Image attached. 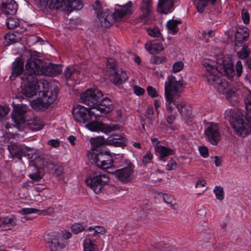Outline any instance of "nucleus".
<instances>
[{
    "mask_svg": "<svg viewBox=\"0 0 251 251\" xmlns=\"http://www.w3.org/2000/svg\"><path fill=\"white\" fill-rule=\"evenodd\" d=\"M202 64L206 70L202 76L207 82L213 85L219 93L226 95L227 100L235 97V89H232L227 81L218 75L220 74L229 79L232 78L235 74L233 64L224 61H222V63H218L208 59H204Z\"/></svg>",
    "mask_w": 251,
    "mask_h": 251,
    "instance_id": "nucleus-1",
    "label": "nucleus"
},
{
    "mask_svg": "<svg viewBox=\"0 0 251 251\" xmlns=\"http://www.w3.org/2000/svg\"><path fill=\"white\" fill-rule=\"evenodd\" d=\"M246 108L245 116L240 111L237 110L232 112L229 118L235 133L243 137L251 133V101L246 103Z\"/></svg>",
    "mask_w": 251,
    "mask_h": 251,
    "instance_id": "nucleus-2",
    "label": "nucleus"
},
{
    "mask_svg": "<svg viewBox=\"0 0 251 251\" xmlns=\"http://www.w3.org/2000/svg\"><path fill=\"white\" fill-rule=\"evenodd\" d=\"M21 79L24 83L21 93L28 98L35 95L38 91H41V85L44 86V84L39 81L37 77H34L32 75H23Z\"/></svg>",
    "mask_w": 251,
    "mask_h": 251,
    "instance_id": "nucleus-3",
    "label": "nucleus"
},
{
    "mask_svg": "<svg viewBox=\"0 0 251 251\" xmlns=\"http://www.w3.org/2000/svg\"><path fill=\"white\" fill-rule=\"evenodd\" d=\"M47 67L45 63L38 58L35 55L30 54L25 64V72L23 75H32L37 77V75H41L46 74Z\"/></svg>",
    "mask_w": 251,
    "mask_h": 251,
    "instance_id": "nucleus-4",
    "label": "nucleus"
},
{
    "mask_svg": "<svg viewBox=\"0 0 251 251\" xmlns=\"http://www.w3.org/2000/svg\"><path fill=\"white\" fill-rule=\"evenodd\" d=\"M102 97L103 94L100 90L98 88H91L80 95V101L97 110Z\"/></svg>",
    "mask_w": 251,
    "mask_h": 251,
    "instance_id": "nucleus-5",
    "label": "nucleus"
},
{
    "mask_svg": "<svg viewBox=\"0 0 251 251\" xmlns=\"http://www.w3.org/2000/svg\"><path fill=\"white\" fill-rule=\"evenodd\" d=\"M40 92L42 93V97L37 100L34 104L36 105V108L43 110L56 100L58 90L50 86L47 91H44L41 89Z\"/></svg>",
    "mask_w": 251,
    "mask_h": 251,
    "instance_id": "nucleus-6",
    "label": "nucleus"
},
{
    "mask_svg": "<svg viewBox=\"0 0 251 251\" xmlns=\"http://www.w3.org/2000/svg\"><path fill=\"white\" fill-rule=\"evenodd\" d=\"M108 181L109 177L106 175L94 173L86 179L85 182L96 194H99Z\"/></svg>",
    "mask_w": 251,
    "mask_h": 251,
    "instance_id": "nucleus-7",
    "label": "nucleus"
},
{
    "mask_svg": "<svg viewBox=\"0 0 251 251\" xmlns=\"http://www.w3.org/2000/svg\"><path fill=\"white\" fill-rule=\"evenodd\" d=\"M72 113L75 120L82 123L90 121L92 115L96 117L101 116L100 114L96 113L95 111H91L89 108H86L80 105L74 107Z\"/></svg>",
    "mask_w": 251,
    "mask_h": 251,
    "instance_id": "nucleus-8",
    "label": "nucleus"
},
{
    "mask_svg": "<svg viewBox=\"0 0 251 251\" xmlns=\"http://www.w3.org/2000/svg\"><path fill=\"white\" fill-rule=\"evenodd\" d=\"M117 6L118 8L115 9V13L118 21H122L129 18L135 11L133 3L130 0H128L126 3L121 2V4H117Z\"/></svg>",
    "mask_w": 251,
    "mask_h": 251,
    "instance_id": "nucleus-9",
    "label": "nucleus"
},
{
    "mask_svg": "<svg viewBox=\"0 0 251 251\" xmlns=\"http://www.w3.org/2000/svg\"><path fill=\"white\" fill-rule=\"evenodd\" d=\"M182 85V83L180 80L177 81L175 76H169L165 83V95L178 98L180 93L179 88Z\"/></svg>",
    "mask_w": 251,
    "mask_h": 251,
    "instance_id": "nucleus-10",
    "label": "nucleus"
},
{
    "mask_svg": "<svg viewBox=\"0 0 251 251\" xmlns=\"http://www.w3.org/2000/svg\"><path fill=\"white\" fill-rule=\"evenodd\" d=\"M45 240L51 251L61 250L67 244V242L58 233H53L46 235Z\"/></svg>",
    "mask_w": 251,
    "mask_h": 251,
    "instance_id": "nucleus-11",
    "label": "nucleus"
},
{
    "mask_svg": "<svg viewBox=\"0 0 251 251\" xmlns=\"http://www.w3.org/2000/svg\"><path fill=\"white\" fill-rule=\"evenodd\" d=\"M219 127L216 124H210L205 128L204 133L208 141L212 145H216L221 139Z\"/></svg>",
    "mask_w": 251,
    "mask_h": 251,
    "instance_id": "nucleus-12",
    "label": "nucleus"
},
{
    "mask_svg": "<svg viewBox=\"0 0 251 251\" xmlns=\"http://www.w3.org/2000/svg\"><path fill=\"white\" fill-rule=\"evenodd\" d=\"M95 163L97 167L102 169H106L112 166L113 159L112 156L108 151H103L97 154L94 158Z\"/></svg>",
    "mask_w": 251,
    "mask_h": 251,
    "instance_id": "nucleus-13",
    "label": "nucleus"
},
{
    "mask_svg": "<svg viewBox=\"0 0 251 251\" xmlns=\"http://www.w3.org/2000/svg\"><path fill=\"white\" fill-rule=\"evenodd\" d=\"M86 127L93 131H101L108 133L119 129L118 125L104 124L100 122H91L86 125Z\"/></svg>",
    "mask_w": 251,
    "mask_h": 251,
    "instance_id": "nucleus-14",
    "label": "nucleus"
},
{
    "mask_svg": "<svg viewBox=\"0 0 251 251\" xmlns=\"http://www.w3.org/2000/svg\"><path fill=\"white\" fill-rule=\"evenodd\" d=\"M133 169L134 165L130 163L126 167L116 170L114 174L120 181L127 183L133 178Z\"/></svg>",
    "mask_w": 251,
    "mask_h": 251,
    "instance_id": "nucleus-15",
    "label": "nucleus"
},
{
    "mask_svg": "<svg viewBox=\"0 0 251 251\" xmlns=\"http://www.w3.org/2000/svg\"><path fill=\"white\" fill-rule=\"evenodd\" d=\"M98 17L100 21V25L102 27H109L115 21H118L115 12L113 13L108 10L98 14Z\"/></svg>",
    "mask_w": 251,
    "mask_h": 251,
    "instance_id": "nucleus-16",
    "label": "nucleus"
},
{
    "mask_svg": "<svg viewBox=\"0 0 251 251\" xmlns=\"http://www.w3.org/2000/svg\"><path fill=\"white\" fill-rule=\"evenodd\" d=\"M18 225L16 216H10L0 218V228L2 230H10Z\"/></svg>",
    "mask_w": 251,
    "mask_h": 251,
    "instance_id": "nucleus-17",
    "label": "nucleus"
},
{
    "mask_svg": "<svg viewBox=\"0 0 251 251\" xmlns=\"http://www.w3.org/2000/svg\"><path fill=\"white\" fill-rule=\"evenodd\" d=\"M26 112V109L23 105H18L14 107L11 117L17 126L25 123L24 114Z\"/></svg>",
    "mask_w": 251,
    "mask_h": 251,
    "instance_id": "nucleus-18",
    "label": "nucleus"
},
{
    "mask_svg": "<svg viewBox=\"0 0 251 251\" xmlns=\"http://www.w3.org/2000/svg\"><path fill=\"white\" fill-rule=\"evenodd\" d=\"M249 37V29L245 27H240L237 29L235 35V45L237 47H241L245 41Z\"/></svg>",
    "mask_w": 251,
    "mask_h": 251,
    "instance_id": "nucleus-19",
    "label": "nucleus"
},
{
    "mask_svg": "<svg viewBox=\"0 0 251 251\" xmlns=\"http://www.w3.org/2000/svg\"><path fill=\"white\" fill-rule=\"evenodd\" d=\"M152 0H142L140 6L141 15L139 19L145 20L152 14Z\"/></svg>",
    "mask_w": 251,
    "mask_h": 251,
    "instance_id": "nucleus-20",
    "label": "nucleus"
},
{
    "mask_svg": "<svg viewBox=\"0 0 251 251\" xmlns=\"http://www.w3.org/2000/svg\"><path fill=\"white\" fill-rule=\"evenodd\" d=\"M18 5L14 0H2L1 9L5 15H13L16 14Z\"/></svg>",
    "mask_w": 251,
    "mask_h": 251,
    "instance_id": "nucleus-21",
    "label": "nucleus"
},
{
    "mask_svg": "<svg viewBox=\"0 0 251 251\" xmlns=\"http://www.w3.org/2000/svg\"><path fill=\"white\" fill-rule=\"evenodd\" d=\"M46 165L49 169L54 170L53 175L59 181L63 179V168L61 166L58 165L57 162L55 161H49L47 162Z\"/></svg>",
    "mask_w": 251,
    "mask_h": 251,
    "instance_id": "nucleus-22",
    "label": "nucleus"
},
{
    "mask_svg": "<svg viewBox=\"0 0 251 251\" xmlns=\"http://www.w3.org/2000/svg\"><path fill=\"white\" fill-rule=\"evenodd\" d=\"M24 62L23 59L17 58L12 63V73L10 76L11 79H14L21 75L24 72Z\"/></svg>",
    "mask_w": 251,
    "mask_h": 251,
    "instance_id": "nucleus-23",
    "label": "nucleus"
},
{
    "mask_svg": "<svg viewBox=\"0 0 251 251\" xmlns=\"http://www.w3.org/2000/svg\"><path fill=\"white\" fill-rule=\"evenodd\" d=\"M114 108L111 100L107 98H103L99 104L97 110L99 111L101 114L106 115L111 112Z\"/></svg>",
    "mask_w": 251,
    "mask_h": 251,
    "instance_id": "nucleus-24",
    "label": "nucleus"
},
{
    "mask_svg": "<svg viewBox=\"0 0 251 251\" xmlns=\"http://www.w3.org/2000/svg\"><path fill=\"white\" fill-rule=\"evenodd\" d=\"M113 82L115 84H120L126 81L128 79L126 72L122 69H117L114 72L111 73Z\"/></svg>",
    "mask_w": 251,
    "mask_h": 251,
    "instance_id": "nucleus-25",
    "label": "nucleus"
},
{
    "mask_svg": "<svg viewBox=\"0 0 251 251\" xmlns=\"http://www.w3.org/2000/svg\"><path fill=\"white\" fill-rule=\"evenodd\" d=\"M176 108L184 120L191 117L192 110L190 105L185 102H180L176 104Z\"/></svg>",
    "mask_w": 251,
    "mask_h": 251,
    "instance_id": "nucleus-26",
    "label": "nucleus"
},
{
    "mask_svg": "<svg viewBox=\"0 0 251 251\" xmlns=\"http://www.w3.org/2000/svg\"><path fill=\"white\" fill-rule=\"evenodd\" d=\"M175 0H159L157 10L161 14H166L173 7Z\"/></svg>",
    "mask_w": 251,
    "mask_h": 251,
    "instance_id": "nucleus-27",
    "label": "nucleus"
},
{
    "mask_svg": "<svg viewBox=\"0 0 251 251\" xmlns=\"http://www.w3.org/2000/svg\"><path fill=\"white\" fill-rule=\"evenodd\" d=\"M145 48L152 54H157L164 50L162 44L159 43L157 40L147 43L145 44Z\"/></svg>",
    "mask_w": 251,
    "mask_h": 251,
    "instance_id": "nucleus-28",
    "label": "nucleus"
},
{
    "mask_svg": "<svg viewBox=\"0 0 251 251\" xmlns=\"http://www.w3.org/2000/svg\"><path fill=\"white\" fill-rule=\"evenodd\" d=\"M8 149L11 154L21 160L23 156H25V147L18 145L16 144L8 146Z\"/></svg>",
    "mask_w": 251,
    "mask_h": 251,
    "instance_id": "nucleus-29",
    "label": "nucleus"
},
{
    "mask_svg": "<svg viewBox=\"0 0 251 251\" xmlns=\"http://www.w3.org/2000/svg\"><path fill=\"white\" fill-rule=\"evenodd\" d=\"M39 213V215H51L54 213V209L52 208H49L46 210L40 211L36 208H25L21 210L20 213L23 214H29L31 213Z\"/></svg>",
    "mask_w": 251,
    "mask_h": 251,
    "instance_id": "nucleus-30",
    "label": "nucleus"
},
{
    "mask_svg": "<svg viewBox=\"0 0 251 251\" xmlns=\"http://www.w3.org/2000/svg\"><path fill=\"white\" fill-rule=\"evenodd\" d=\"M155 151L159 154V158L163 161H166V157L173 153V150L161 145L155 147Z\"/></svg>",
    "mask_w": 251,
    "mask_h": 251,
    "instance_id": "nucleus-31",
    "label": "nucleus"
},
{
    "mask_svg": "<svg viewBox=\"0 0 251 251\" xmlns=\"http://www.w3.org/2000/svg\"><path fill=\"white\" fill-rule=\"evenodd\" d=\"M181 23L180 20H172L169 21L167 23V26L169 32L173 34H176L178 31L177 25Z\"/></svg>",
    "mask_w": 251,
    "mask_h": 251,
    "instance_id": "nucleus-32",
    "label": "nucleus"
},
{
    "mask_svg": "<svg viewBox=\"0 0 251 251\" xmlns=\"http://www.w3.org/2000/svg\"><path fill=\"white\" fill-rule=\"evenodd\" d=\"M70 0H51L50 7V8L57 9L62 6L70 5Z\"/></svg>",
    "mask_w": 251,
    "mask_h": 251,
    "instance_id": "nucleus-33",
    "label": "nucleus"
},
{
    "mask_svg": "<svg viewBox=\"0 0 251 251\" xmlns=\"http://www.w3.org/2000/svg\"><path fill=\"white\" fill-rule=\"evenodd\" d=\"M25 156L30 159H36L39 156V151L34 148L25 147Z\"/></svg>",
    "mask_w": 251,
    "mask_h": 251,
    "instance_id": "nucleus-34",
    "label": "nucleus"
},
{
    "mask_svg": "<svg viewBox=\"0 0 251 251\" xmlns=\"http://www.w3.org/2000/svg\"><path fill=\"white\" fill-rule=\"evenodd\" d=\"M163 201L173 209H176L178 207L177 204L175 202V200L173 197L168 194H165L163 195Z\"/></svg>",
    "mask_w": 251,
    "mask_h": 251,
    "instance_id": "nucleus-35",
    "label": "nucleus"
},
{
    "mask_svg": "<svg viewBox=\"0 0 251 251\" xmlns=\"http://www.w3.org/2000/svg\"><path fill=\"white\" fill-rule=\"evenodd\" d=\"M84 251H96L98 249L97 246L93 241L86 239L84 241Z\"/></svg>",
    "mask_w": 251,
    "mask_h": 251,
    "instance_id": "nucleus-36",
    "label": "nucleus"
},
{
    "mask_svg": "<svg viewBox=\"0 0 251 251\" xmlns=\"http://www.w3.org/2000/svg\"><path fill=\"white\" fill-rule=\"evenodd\" d=\"M20 38L13 33H7L4 36L5 45H9L11 44L18 42Z\"/></svg>",
    "mask_w": 251,
    "mask_h": 251,
    "instance_id": "nucleus-37",
    "label": "nucleus"
},
{
    "mask_svg": "<svg viewBox=\"0 0 251 251\" xmlns=\"http://www.w3.org/2000/svg\"><path fill=\"white\" fill-rule=\"evenodd\" d=\"M104 143V139L102 137H98L91 140V144L93 150L97 151V149L100 148Z\"/></svg>",
    "mask_w": 251,
    "mask_h": 251,
    "instance_id": "nucleus-38",
    "label": "nucleus"
},
{
    "mask_svg": "<svg viewBox=\"0 0 251 251\" xmlns=\"http://www.w3.org/2000/svg\"><path fill=\"white\" fill-rule=\"evenodd\" d=\"M49 71L51 75H55L60 74L62 72L61 66L59 65H51L50 66L47 67V72ZM45 75H48L47 73Z\"/></svg>",
    "mask_w": 251,
    "mask_h": 251,
    "instance_id": "nucleus-39",
    "label": "nucleus"
},
{
    "mask_svg": "<svg viewBox=\"0 0 251 251\" xmlns=\"http://www.w3.org/2000/svg\"><path fill=\"white\" fill-rule=\"evenodd\" d=\"M165 96L166 100V108L170 112H172L174 109V108L172 106L171 104L173 103L174 104L176 105V104L175 103V100L176 99L178 98V97L170 96L169 95Z\"/></svg>",
    "mask_w": 251,
    "mask_h": 251,
    "instance_id": "nucleus-40",
    "label": "nucleus"
},
{
    "mask_svg": "<svg viewBox=\"0 0 251 251\" xmlns=\"http://www.w3.org/2000/svg\"><path fill=\"white\" fill-rule=\"evenodd\" d=\"M19 20L18 19L14 17H9L6 20V25L8 28L13 29L19 25Z\"/></svg>",
    "mask_w": 251,
    "mask_h": 251,
    "instance_id": "nucleus-41",
    "label": "nucleus"
},
{
    "mask_svg": "<svg viewBox=\"0 0 251 251\" xmlns=\"http://www.w3.org/2000/svg\"><path fill=\"white\" fill-rule=\"evenodd\" d=\"M250 53V50L246 46H243L241 50L237 52V54L239 58L242 59H246L248 57Z\"/></svg>",
    "mask_w": 251,
    "mask_h": 251,
    "instance_id": "nucleus-42",
    "label": "nucleus"
},
{
    "mask_svg": "<svg viewBox=\"0 0 251 251\" xmlns=\"http://www.w3.org/2000/svg\"><path fill=\"white\" fill-rule=\"evenodd\" d=\"M197 1L195 2V5L197 8L198 11L200 13H202L205 9L209 0H197Z\"/></svg>",
    "mask_w": 251,
    "mask_h": 251,
    "instance_id": "nucleus-43",
    "label": "nucleus"
},
{
    "mask_svg": "<svg viewBox=\"0 0 251 251\" xmlns=\"http://www.w3.org/2000/svg\"><path fill=\"white\" fill-rule=\"evenodd\" d=\"M213 192L216 196L217 199L223 200L224 198V192L223 187L221 186H216L215 187Z\"/></svg>",
    "mask_w": 251,
    "mask_h": 251,
    "instance_id": "nucleus-44",
    "label": "nucleus"
},
{
    "mask_svg": "<svg viewBox=\"0 0 251 251\" xmlns=\"http://www.w3.org/2000/svg\"><path fill=\"white\" fill-rule=\"evenodd\" d=\"M145 116L146 118L150 120V123L152 124V122L155 120L153 108L152 107H149L146 110Z\"/></svg>",
    "mask_w": 251,
    "mask_h": 251,
    "instance_id": "nucleus-45",
    "label": "nucleus"
},
{
    "mask_svg": "<svg viewBox=\"0 0 251 251\" xmlns=\"http://www.w3.org/2000/svg\"><path fill=\"white\" fill-rule=\"evenodd\" d=\"M88 230L92 232V234L96 235L98 234H103L105 233V229L102 226H95V227H90Z\"/></svg>",
    "mask_w": 251,
    "mask_h": 251,
    "instance_id": "nucleus-46",
    "label": "nucleus"
},
{
    "mask_svg": "<svg viewBox=\"0 0 251 251\" xmlns=\"http://www.w3.org/2000/svg\"><path fill=\"white\" fill-rule=\"evenodd\" d=\"M29 124L31 126H33L32 128L34 130H40L42 128L43 125L42 124V122L40 120L38 119H34L32 120H31Z\"/></svg>",
    "mask_w": 251,
    "mask_h": 251,
    "instance_id": "nucleus-47",
    "label": "nucleus"
},
{
    "mask_svg": "<svg viewBox=\"0 0 251 251\" xmlns=\"http://www.w3.org/2000/svg\"><path fill=\"white\" fill-rule=\"evenodd\" d=\"M75 73H79V71H75V69L72 67H67L64 72V75L66 79L71 78V76Z\"/></svg>",
    "mask_w": 251,
    "mask_h": 251,
    "instance_id": "nucleus-48",
    "label": "nucleus"
},
{
    "mask_svg": "<svg viewBox=\"0 0 251 251\" xmlns=\"http://www.w3.org/2000/svg\"><path fill=\"white\" fill-rule=\"evenodd\" d=\"M184 67L183 63L181 61L175 62L172 66V71L174 73L180 72Z\"/></svg>",
    "mask_w": 251,
    "mask_h": 251,
    "instance_id": "nucleus-49",
    "label": "nucleus"
},
{
    "mask_svg": "<svg viewBox=\"0 0 251 251\" xmlns=\"http://www.w3.org/2000/svg\"><path fill=\"white\" fill-rule=\"evenodd\" d=\"M68 7H74L77 9H80L83 7V3L81 0H70Z\"/></svg>",
    "mask_w": 251,
    "mask_h": 251,
    "instance_id": "nucleus-50",
    "label": "nucleus"
},
{
    "mask_svg": "<svg viewBox=\"0 0 251 251\" xmlns=\"http://www.w3.org/2000/svg\"><path fill=\"white\" fill-rule=\"evenodd\" d=\"M241 16L242 20L245 24H248L250 22V14L248 12L247 10L243 8L241 12Z\"/></svg>",
    "mask_w": 251,
    "mask_h": 251,
    "instance_id": "nucleus-51",
    "label": "nucleus"
},
{
    "mask_svg": "<svg viewBox=\"0 0 251 251\" xmlns=\"http://www.w3.org/2000/svg\"><path fill=\"white\" fill-rule=\"evenodd\" d=\"M84 229L83 226L80 224H75L72 226V231L75 234H77Z\"/></svg>",
    "mask_w": 251,
    "mask_h": 251,
    "instance_id": "nucleus-52",
    "label": "nucleus"
},
{
    "mask_svg": "<svg viewBox=\"0 0 251 251\" xmlns=\"http://www.w3.org/2000/svg\"><path fill=\"white\" fill-rule=\"evenodd\" d=\"M147 31L148 34L152 37H159L161 35L159 29L157 28H149L147 29Z\"/></svg>",
    "mask_w": 251,
    "mask_h": 251,
    "instance_id": "nucleus-53",
    "label": "nucleus"
},
{
    "mask_svg": "<svg viewBox=\"0 0 251 251\" xmlns=\"http://www.w3.org/2000/svg\"><path fill=\"white\" fill-rule=\"evenodd\" d=\"M236 73L237 77H240L243 72L242 64L240 61H238L235 65Z\"/></svg>",
    "mask_w": 251,
    "mask_h": 251,
    "instance_id": "nucleus-54",
    "label": "nucleus"
},
{
    "mask_svg": "<svg viewBox=\"0 0 251 251\" xmlns=\"http://www.w3.org/2000/svg\"><path fill=\"white\" fill-rule=\"evenodd\" d=\"M106 66L107 68L111 69V71L113 72H114V71H116L117 69H116V65L115 63L114 60L111 58L107 59V63L106 64Z\"/></svg>",
    "mask_w": 251,
    "mask_h": 251,
    "instance_id": "nucleus-55",
    "label": "nucleus"
},
{
    "mask_svg": "<svg viewBox=\"0 0 251 251\" xmlns=\"http://www.w3.org/2000/svg\"><path fill=\"white\" fill-rule=\"evenodd\" d=\"M152 157H153L152 154L151 152H148L143 156V158L142 159L143 163H144L145 165L147 164L152 159Z\"/></svg>",
    "mask_w": 251,
    "mask_h": 251,
    "instance_id": "nucleus-56",
    "label": "nucleus"
},
{
    "mask_svg": "<svg viewBox=\"0 0 251 251\" xmlns=\"http://www.w3.org/2000/svg\"><path fill=\"white\" fill-rule=\"evenodd\" d=\"M147 91L149 95L152 98L158 96L157 92L155 89L151 86L148 87Z\"/></svg>",
    "mask_w": 251,
    "mask_h": 251,
    "instance_id": "nucleus-57",
    "label": "nucleus"
},
{
    "mask_svg": "<svg viewBox=\"0 0 251 251\" xmlns=\"http://www.w3.org/2000/svg\"><path fill=\"white\" fill-rule=\"evenodd\" d=\"M9 111V109L7 107L0 106V120L4 118Z\"/></svg>",
    "mask_w": 251,
    "mask_h": 251,
    "instance_id": "nucleus-58",
    "label": "nucleus"
},
{
    "mask_svg": "<svg viewBox=\"0 0 251 251\" xmlns=\"http://www.w3.org/2000/svg\"><path fill=\"white\" fill-rule=\"evenodd\" d=\"M177 164L172 159H170L166 166V170L170 171L176 169Z\"/></svg>",
    "mask_w": 251,
    "mask_h": 251,
    "instance_id": "nucleus-59",
    "label": "nucleus"
},
{
    "mask_svg": "<svg viewBox=\"0 0 251 251\" xmlns=\"http://www.w3.org/2000/svg\"><path fill=\"white\" fill-rule=\"evenodd\" d=\"M29 176L31 179L35 181H38L42 178L40 173L38 171H37L36 173L29 174Z\"/></svg>",
    "mask_w": 251,
    "mask_h": 251,
    "instance_id": "nucleus-60",
    "label": "nucleus"
},
{
    "mask_svg": "<svg viewBox=\"0 0 251 251\" xmlns=\"http://www.w3.org/2000/svg\"><path fill=\"white\" fill-rule=\"evenodd\" d=\"M48 144L53 148L59 147L60 143L58 139H52L48 142Z\"/></svg>",
    "mask_w": 251,
    "mask_h": 251,
    "instance_id": "nucleus-61",
    "label": "nucleus"
},
{
    "mask_svg": "<svg viewBox=\"0 0 251 251\" xmlns=\"http://www.w3.org/2000/svg\"><path fill=\"white\" fill-rule=\"evenodd\" d=\"M199 151L201 156L203 157H207L208 156V149L205 147H200L199 148Z\"/></svg>",
    "mask_w": 251,
    "mask_h": 251,
    "instance_id": "nucleus-62",
    "label": "nucleus"
},
{
    "mask_svg": "<svg viewBox=\"0 0 251 251\" xmlns=\"http://www.w3.org/2000/svg\"><path fill=\"white\" fill-rule=\"evenodd\" d=\"M133 89L134 90V92L138 96L141 95L145 92V90L143 88L138 86H134Z\"/></svg>",
    "mask_w": 251,
    "mask_h": 251,
    "instance_id": "nucleus-63",
    "label": "nucleus"
},
{
    "mask_svg": "<svg viewBox=\"0 0 251 251\" xmlns=\"http://www.w3.org/2000/svg\"><path fill=\"white\" fill-rule=\"evenodd\" d=\"M205 184H206V182L203 179H199L196 185H195V187L196 188H204L205 186Z\"/></svg>",
    "mask_w": 251,
    "mask_h": 251,
    "instance_id": "nucleus-64",
    "label": "nucleus"
}]
</instances>
